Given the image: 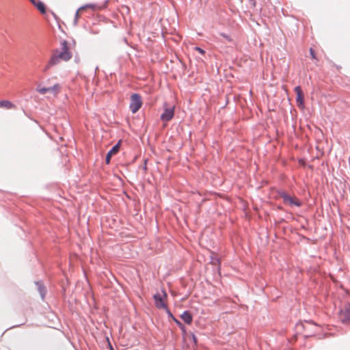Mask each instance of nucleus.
<instances>
[{"mask_svg": "<svg viewBox=\"0 0 350 350\" xmlns=\"http://www.w3.org/2000/svg\"><path fill=\"white\" fill-rule=\"evenodd\" d=\"M71 58L72 53L69 50L68 42L66 40H63L61 42V51H59L57 49L53 51V55L49 59L44 70H46L51 67L59 64L61 60L67 62Z\"/></svg>", "mask_w": 350, "mask_h": 350, "instance_id": "f257e3e1", "label": "nucleus"}, {"mask_svg": "<svg viewBox=\"0 0 350 350\" xmlns=\"http://www.w3.org/2000/svg\"><path fill=\"white\" fill-rule=\"evenodd\" d=\"M167 297L166 291L164 289L161 290V293H157L153 295L155 306L158 309L166 308L167 306L165 303V299Z\"/></svg>", "mask_w": 350, "mask_h": 350, "instance_id": "f03ea898", "label": "nucleus"}, {"mask_svg": "<svg viewBox=\"0 0 350 350\" xmlns=\"http://www.w3.org/2000/svg\"><path fill=\"white\" fill-rule=\"evenodd\" d=\"M278 196L282 198L284 203L288 204L291 206L300 207L301 202L296 198L292 197L284 191H278Z\"/></svg>", "mask_w": 350, "mask_h": 350, "instance_id": "7ed1b4c3", "label": "nucleus"}, {"mask_svg": "<svg viewBox=\"0 0 350 350\" xmlns=\"http://www.w3.org/2000/svg\"><path fill=\"white\" fill-rule=\"evenodd\" d=\"M142 105L141 96L137 93H134L131 96V103L129 105L130 110L133 113H135Z\"/></svg>", "mask_w": 350, "mask_h": 350, "instance_id": "20e7f679", "label": "nucleus"}, {"mask_svg": "<svg viewBox=\"0 0 350 350\" xmlns=\"http://www.w3.org/2000/svg\"><path fill=\"white\" fill-rule=\"evenodd\" d=\"M341 321L342 323L350 324V303H346L343 308L339 311Z\"/></svg>", "mask_w": 350, "mask_h": 350, "instance_id": "39448f33", "label": "nucleus"}, {"mask_svg": "<svg viewBox=\"0 0 350 350\" xmlns=\"http://www.w3.org/2000/svg\"><path fill=\"white\" fill-rule=\"evenodd\" d=\"M167 103H164V111L161 113L160 118L162 121L168 122L172 120L174 116V106L172 107H167Z\"/></svg>", "mask_w": 350, "mask_h": 350, "instance_id": "423d86ee", "label": "nucleus"}, {"mask_svg": "<svg viewBox=\"0 0 350 350\" xmlns=\"http://www.w3.org/2000/svg\"><path fill=\"white\" fill-rule=\"evenodd\" d=\"M59 85L58 83L49 88L41 87L40 85H39L36 88V91L41 94H44L47 92H53L55 94L59 91Z\"/></svg>", "mask_w": 350, "mask_h": 350, "instance_id": "0eeeda50", "label": "nucleus"}, {"mask_svg": "<svg viewBox=\"0 0 350 350\" xmlns=\"http://www.w3.org/2000/svg\"><path fill=\"white\" fill-rule=\"evenodd\" d=\"M295 92L296 93V102L297 106L301 108L304 107V94L300 86H296L295 88Z\"/></svg>", "mask_w": 350, "mask_h": 350, "instance_id": "6e6552de", "label": "nucleus"}, {"mask_svg": "<svg viewBox=\"0 0 350 350\" xmlns=\"http://www.w3.org/2000/svg\"><path fill=\"white\" fill-rule=\"evenodd\" d=\"M120 144H121V140H119L118 142V143L116 145H114L110 149V150L107 153V155L105 157V163L107 164H109L110 163L112 155L116 154L120 150Z\"/></svg>", "mask_w": 350, "mask_h": 350, "instance_id": "1a4fd4ad", "label": "nucleus"}, {"mask_svg": "<svg viewBox=\"0 0 350 350\" xmlns=\"http://www.w3.org/2000/svg\"><path fill=\"white\" fill-rule=\"evenodd\" d=\"M35 284L37 286L38 291L42 299L43 300L46 293V288L41 281H37L35 282Z\"/></svg>", "mask_w": 350, "mask_h": 350, "instance_id": "9d476101", "label": "nucleus"}, {"mask_svg": "<svg viewBox=\"0 0 350 350\" xmlns=\"http://www.w3.org/2000/svg\"><path fill=\"white\" fill-rule=\"evenodd\" d=\"M29 1L37 8V9L42 14H44L46 12V7L42 1H40V0H29Z\"/></svg>", "mask_w": 350, "mask_h": 350, "instance_id": "9b49d317", "label": "nucleus"}, {"mask_svg": "<svg viewBox=\"0 0 350 350\" xmlns=\"http://www.w3.org/2000/svg\"><path fill=\"white\" fill-rule=\"evenodd\" d=\"M180 318L187 324L191 323L193 321V317L191 314L187 310H185L183 312V314L180 315Z\"/></svg>", "mask_w": 350, "mask_h": 350, "instance_id": "f8f14e48", "label": "nucleus"}, {"mask_svg": "<svg viewBox=\"0 0 350 350\" xmlns=\"http://www.w3.org/2000/svg\"><path fill=\"white\" fill-rule=\"evenodd\" d=\"M94 7H95V5H94V4H87V5H83V6H81V8H79L77 10V12H76V13H75V24H77V19H78V17H79V11H80V10H83V9L86 8H91L94 9Z\"/></svg>", "mask_w": 350, "mask_h": 350, "instance_id": "ddd939ff", "label": "nucleus"}, {"mask_svg": "<svg viewBox=\"0 0 350 350\" xmlns=\"http://www.w3.org/2000/svg\"><path fill=\"white\" fill-rule=\"evenodd\" d=\"M14 107V105L9 100H0V107L11 109Z\"/></svg>", "mask_w": 350, "mask_h": 350, "instance_id": "4468645a", "label": "nucleus"}, {"mask_svg": "<svg viewBox=\"0 0 350 350\" xmlns=\"http://www.w3.org/2000/svg\"><path fill=\"white\" fill-rule=\"evenodd\" d=\"M219 36H221V37H223L224 38H225L228 42H232V38L230 37V36L225 33H219Z\"/></svg>", "mask_w": 350, "mask_h": 350, "instance_id": "2eb2a0df", "label": "nucleus"}, {"mask_svg": "<svg viewBox=\"0 0 350 350\" xmlns=\"http://www.w3.org/2000/svg\"><path fill=\"white\" fill-rule=\"evenodd\" d=\"M191 338L195 346L198 344V339L193 333H191Z\"/></svg>", "mask_w": 350, "mask_h": 350, "instance_id": "dca6fc26", "label": "nucleus"}, {"mask_svg": "<svg viewBox=\"0 0 350 350\" xmlns=\"http://www.w3.org/2000/svg\"><path fill=\"white\" fill-rule=\"evenodd\" d=\"M163 310H165V311L166 312L168 317H170L173 319V317H174L172 314V313L171 312V311L169 310V308H167V306L166 307V308H163Z\"/></svg>", "mask_w": 350, "mask_h": 350, "instance_id": "f3484780", "label": "nucleus"}, {"mask_svg": "<svg viewBox=\"0 0 350 350\" xmlns=\"http://www.w3.org/2000/svg\"><path fill=\"white\" fill-rule=\"evenodd\" d=\"M310 54L312 59H317L315 52L312 48L310 49Z\"/></svg>", "mask_w": 350, "mask_h": 350, "instance_id": "a211bd4d", "label": "nucleus"}, {"mask_svg": "<svg viewBox=\"0 0 350 350\" xmlns=\"http://www.w3.org/2000/svg\"><path fill=\"white\" fill-rule=\"evenodd\" d=\"M173 321L179 326V327H184V325H183V323L178 321V319H176L175 317H173Z\"/></svg>", "mask_w": 350, "mask_h": 350, "instance_id": "6ab92c4d", "label": "nucleus"}, {"mask_svg": "<svg viewBox=\"0 0 350 350\" xmlns=\"http://www.w3.org/2000/svg\"><path fill=\"white\" fill-rule=\"evenodd\" d=\"M195 49H196V51H198L200 53H201V54H202V55L205 53L204 50H203L202 49H201V48H200V47H199V46H196V47L195 48Z\"/></svg>", "mask_w": 350, "mask_h": 350, "instance_id": "aec40b11", "label": "nucleus"}, {"mask_svg": "<svg viewBox=\"0 0 350 350\" xmlns=\"http://www.w3.org/2000/svg\"><path fill=\"white\" fill-rule=\"evenodd\" d=\"M107 340L108 341V343H109V349L110 350H114V349L113 348L112 345H111L110 342H109V339L108 337H107Z\"/></svg>", "mask_w": 350, "mask_h": 350, "instance_id": "412c9836", "label": "nucleus"}, {"mask_svg": "<svg viewBox=\"0 0 350 350\" xmlns=\"http://www.w3.org/2000/svg\"><path fill=\"white\" fill-rule=\"evenodd\" d=\"M216 262H219V260H218V258L213 259V263H214V264H215Z\"/></svg>", "mask_w": 350, "mask_h": 350, "instance_id": "4be33fe9", "label": "nucleus"}, {"mask_svg": "<svg viewBox=\"0 0 350 350\" xmlns=\"http://www.w3.org/2000/svg\"><path fill=\"white\" fill-rule=\"evenodd\" d=\"M216 262H219V260H218V258L213 259V263H214V264H215Z\"/></svg>", "mask_w": 350, "mask_h": 350, "instance_id": "5701e85b", "label": "nucleus"}, {"mask_svg": "<svg viewBox=\"0 0 350 350\" xmlns=\"http://www.w3.org/2000/svg\"><path fill=\"white\" fill-rule=\"evenodd\" d=\"M183 332L185 331V327H179Z\"/></svg>", "mask_w": 350, "mask_h": 350, "instance_id": "b1692460", "label": "nucleus"}]
</instances>
